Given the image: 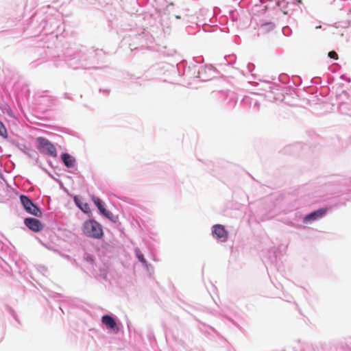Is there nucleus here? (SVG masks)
Returning a JSON list of instances; mask_svg holds the SVG:
<instances>
[{
    "mask_svg": "<svg viewBox=\"0 0 351 351\" xmlns=\"http://www.w3.org/2000/svg\"><path fill=\"white\" fill-rule=\"evenodd\" d=\"M101 322L108 329L118 332L119 328L117 326L116 322L111 316L108 315H104L101 317Z\"/></svg>",
    "mask_w": 351,
    "mask_h": 351,
    "instance_id": "6e6552de",
    "label": "nucleus"
},
{
    "mask_svg": "<svg viewBox=\"0 0 351 351\" xmlns=\"http://www.w3.org/2000/svg\"><path fill=\"white\" fill-rule=\"evenodd\" d=\"M61 158L66 167L71 168L74 166L75 159L69 154H62Z\"/></svg>",
    "mask_w": 351,
    "mask_h": 351,
    "instance_id": "1a4fd4ad",
    "label": "nucleus"
},
{
    "mask_svg": "<svg viewBox=\"0 0 351 351\" xmlns=\"http://www.w3.org/2000/svg\"><path fill=\"white\" fill-rule=\"evenodd\" d=\"M91 199H92L93 202H94V204L97 207V208L99 210L100 213L103 215H104L106 217H107L108 219L112 220V217H113V215L112 214L111 212H110L109 210H107L104 208L103 202L99 197H95L94 195L92 196Z\"/></svg>",
    "mask_w": 351,
    "mask_h": 351,
    "instance_id": "39448f33",
    "label": "nucleus"
},
{
    "mask_svg": "<svg viewBox=\"0 0 351 351\" xmlns=\"http://www.w3.org/2000/svg\"><path fill=\"white\" fill-rule=\"evenodd\" d=\"M0 136H3V138H6L8 137V133L6 128H5L4 125L0 121Z\"/></svg>",
    "mask_w": 351,
    "mask_h": 351,
    "instance_id": "9b49d317",
    "label": "nucleus"
},
{
    "mask_svg": "<svg viewBox=\"0 0 351 351\" xmlns=\"http://www.w3.org/2000/svg\"><path fill=\"white\" fill-rule=\"evenodd\" d=\"M328 56L329 58H330L332 59H334V60L338 59V55L335 51H331L328 52Z\"/></svg>",
    "mask_w": 351,
    "mask_h": 351,
    "instance_id": "ddd939ff",
    "label": "nucleus"
},
{
    "mask_svg": "<svg viewBox=\"0 0 351 351\" xmlns=\"http://www.w3.org/2000/svg\"><path fill=\"white\" fill-rule=\"evenodd\" d=\"M21 202L25 211L31 215L36 217H41L42 212L39 208L36 206L32 201L26 195H21L20 196Z\"/></svg>",
    "mask_w": 351,
    "mask_h": 351,
    "instance_id": "f03ea898",
    "label": "nucleus"
},
{
    "mask_svg": "<svg viewBox=\"0 0 351 351\" xmlns=\"http://www.w3.org/2000/svg\"><path fill=\"white\" fill-rule=\"evenodd\" d=\"M74 201L76 205L85 213H88L90 212L89 205L86 202H84L77 197L74 198Z\"/></svg>",
    "mask_w": 351,
    "mask_h": 351,
    "instance_id": "9d476101",
    "label": "nucleus"
},
{
    "mask_svg": "<svg viewBox=\"0 0 351 351\" xmlns=\"http://www.w3.org/2000/svg\"><path fill=\"white\" fill-rule=\"evenodd\" d=\"M195 15H197V18L199 17V16H198V15H199V14H198L197 12H195Z\"/></svg>",
    "mask_w": 351,
    "mask_h": 351,
    "instance_id": "2eb2a0df",
    "label": "nucleus"
},
{
    "mask_svg": "<svg viewBox=\"0 0 351 351\" xmlns=\"http://www.w3.org/2000/svg\"><path fill=\"white\" fill-rule=\"evenodd\" d=\"M136 256L137 258H138V260L143 263H146V261L143 256V255L141 253V252L139 250H136Z\"/></svg>",
    "mask_w": 351,
    "mask_h": 351,
    "instance_id": "f8f14e48",
    "label": "nucleus"
},
{
    "mask_svg": "<svg viewBox=\"0 0 351 351\" xmlns=\"http://www.w3.org/2000/svg\"><path fill=\"white\" fill-rule=\"evenodd\" d=\"M213 234L216 237V238L221 239L222 241H226L228 235V233L224 226L220 224L213 226Z\"/></svg>",
    "mask_w": 351,
    "mask_h": 351,
    "instance_id": "0eeeda50",
    "label": "nucleus"
},
{
    "mask_svg": "<svg viewBox=\"0 0 351 351\" xmlns=\"http://www.w3.org/2000/svg\"><path fill=\"white\" fill-rule=\"evenodd\" d=\"M322 27L321 25H319V26H316V29H320Z\"/></svg>",
    "mask_w": 351,
    "mask_h": 351,
    "instance_id": "4468645a",
    "label": "nucleus"
},
{
    "mask_svg": "<svg viewBox=\"0 0 351 351\" xmlns=\"http://www.w3.org/2000/svg\"><path fill=\"white\" fill-rule=\"evenodd\" d=\"M24 223L29 229L36 232L41 231L44 228V225L36 218H26Z\"/></svg>",
    "mask_w": 351,
    "mask_h": 351,
    "instance_id": "20e7f679",
    "label": "nucleus"
},
{
    "mask_svg": "<svg viewBox=\"0 0 351 351\" xmlns=\"http://www.w3.org/2000/svg\"><path fill=\"white\" fill-rule=\"evenodd\" d=\"M326 208H322L319 210H317L307 215L304 218V222L307 223L308 221H315L316 219H320L323 217L326 213H327Z\"/></svg>",
    "mask_w": 351,
    "mask_h": 351,
    "instance_id": "423d86ee",
    "label": "nucleus"
},
{
    "mask_svg": "<svg viewBox=\"0 0 351 351\" xmlns=\"http://www.w3.org/2000/svg\"><path fill=\"white\" fill-rule=\"evenodd\" d=\"M84 233L90 237L100 239L103 236L101 225L95 220H88L83 224Z\"/></svg>",
    "mask_w": 351,
    "mask_h": 351,
    "instance_id": "f257e3e1",
    "label": "nucleus"
},
{
    "mask_svg": "<svg viewBox=\"0 0 351 351\" xmlns=\"http://www.w3.org/2000/svg\"><path fill=\"white\" fill-rule=\"evenodd\" d=\"M36 141L39 147L43 149V152L53 158L57 156L56 149L50 141L43 137H38Z\"/></svg>",
    "mask_w": 351,
    "mask_h": 351,
    "instance_id": "7ed1b4c3",
    "label": "nucleus"
}]
</instances>
